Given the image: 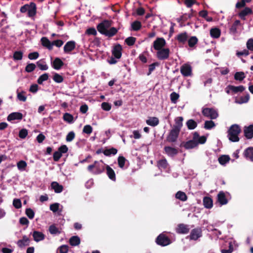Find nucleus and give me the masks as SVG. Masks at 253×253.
Returning a JSON list of instances; mask_svg holds the SVG:
<instances>
[{"label":"nucleus","mask_w":253,"mask_h":253,"mask_svg":"<svg viewBox=\"0 0 253 253\" xmlns=\"http://www.w3.org/2000/svg\"><path fill=\"white\" fill-rule=\"evenodd\" d=\"M112 23L110 20H103L97 25V30L100 34L106 37H112L117 33L118 29L115 27H111Z\"/></svg>","instance_id":"1"},{"label":"nucleus","mask_w":253,"mask_h":253,"mask_svg":"<svg viewBox=\"0 0 253 253\" xmlns=\"http://www.w3.org/2000/svg\"><path fill=\"white\" fill-rule=\"evenodd\" d=\"M241 132V129L238 125H231L227 131L229 140L231 142H238L240 140L239 134Z\"/></svg>","instance_id":"2"},{"label":"nucleus","mask_w":253,"mask_h":253,"mask_svg":"<svg viewBox=\"0 0 253 253\" xmlns=\"http://www.w3.org/2000/svg\"><path fill=\"white\" fill-rule=\"evenodd\" d=\"M105 165L101 164L99 162L95 161L93 164L87 167V170L94 175H99L103 173L105 169Z\"/></svg>","instance_id":"3"},{"label":"nucleus","mask_w":253,"mask_h":253,"mask_svg":"<svg viewBox=\"0 0 253 253\" xmlns=\"http://www.w3.org/2000/svg\"><path fill=\"white\" fill-rule=\"evenodd\" d=\"M20 11L21 13L28 12V16L29 17H34L37 13L36 4L33 2H30L29 4H26L21 7Z\"/></svg>","instance_id":"4"},{"label":"nucleus","mask_w":253,"mask_h":253,"mask_svg":"<svg viewBox=\"0 0 253 253\" xmlns=\"http://www.w3.org/2000/svg\"><path fill=\"white\" fill-rule=\"evenodd\" d=\"M199 137V133L197 132H194L193 133V139L189 140L187 142H183L180 144V147H184L186 149H192L196 147L197 146V143H196V140Z\"/></svg>","instance_id":"5"},{"label":"nucleus","mask_w":253,"mask_h":253,"mask_svg":"<svg viewBox=\"0 0 253 253\" xmlns=\"http://www.w3.org/2000/svg\"><path fill=\"white\" fill-rule=\"evenodd\" d=\"M203 115L211 119H215L218 116L217 112L212 108H205L202 110Z\"/></svg>","instance_id":"6"},{"label":"nucleus","mask_w":253,"mask_h":253,"mask_svg":"<svg viewBox=\"0 0 253 253\" xmlns=\"http://www.w3.org/2000/svg\"><path fill=\"white\" fill-rule=\"evenodd\" d=\"M156 243L161 246H166L171 243L170 239L164 234H160L156 239Z\"/></svg>","instance_id":"7"},{"label":"nucleus","mask_w":253,"mask_h":253,"mask_svg":"<svg viewBox=\"0 0 253 253\" xmlns=\"http://www.w3.org/2000/svg\"><path fill=\"white\" fill-rule=\"evenodd\" d=\"M170 50L168 48H164L157 50L156 52L157 58L160 60H167L169 58Z\"/></svg>","instance_id":"8"},{"label":"nucleus","mask_w":253,"mask_h":253,"mask_svg":"<svg viewBox=\"0 0 253 253\" xmlns=\"http://www.w3.org/2000/svg\"><path fill=\"white\" fill-rule=\"evenodd\" d=\"M202 236V230L201 227H197L192 229L190 235L188 237L190 240L196 241Z\"/></svg>","instance_id":"9"},{"label":"nucleus","mask_w":253,"mask_h":253,"mask_svg":"<svg viewBox=\"0 0 253 253\" xmlns=\"http://www.w3.org/2000/svg\"><path fill=\"white\" fill-rule=\"evenodd\" d=\"M180 131L172 128L166 138L167 141L173 143L176 141Z\"/></svg>","instance_id":"10"},{"label":"nucleus","mask_w":253,"mask_h":253,"mask_svg":"<svg viewBox=\"0 0 253 253\" xmlns=\"http://www.w3.org/2000/svg\"><path fill=\"white\" fill-rule=\"evenodd\" d=\"M180 73L184 77L191 76L192 75V67L189 64H184L180 67Z\"/></svg>","instance_id":"11"},{"label":"nucleus","mask_w":253,"mask_h":253,"mask_svg":"<svg viewBox=\"0 0 253 253\" xmlns=\"http://www.w3.org/2000/svg\"><path fill=\"white\" fill-rule=\"evenodd\" d=\"M166 44V42L164 38H157L153 42V47L155 50H158L164 48Z\"/></svg>","instance_id":"12"},{"label":"nucleus","mask_w":253,"mask_h":253,"mask_svg":"<svg viewBox=\"0 0 253 253\" xmlns=\"http://www.w3.org/2000/svg\"><path fill=\"white\" fill-rule=\"evenodd\" d=\"M76 47V42L74 41L67 42L64 46V52L65 53H70Z\"/></svg>","instance_id":"13"},{"label":"nucleus","mask_w":253,"mask_h":253,"mask_svg":"<svg viewBox=\"0 0 253 253\" xmlns=\"http://www.w3.org/2000/svg\"><path fill=\"white\" fill-rule=\"evenodd\" d=\"M176 232L178 234H187L189 232L188 225L183 223L179 224L176 228Z\"/></svg>","instance_id":"14"},{"label":"nucleus","mask_w":253,"mask_h":253,"mask_svg":"<svg viewBox=\"0 0 253 253\" xmlns=\"http://www.w3.org/2000/svg\"><path fill=\"white\" fill-rule=\"evenodd\" d=\"M244 133L247 139H252L253 137V125H250L248 126H245L244 127Z\"/></svg>","instance_id":"15"},{"label":"nucleus","mask_w":253,"mask_h":253,"mask_svg":"<svg viewBox=\"0 0 253 253\" xmlns=\"http://www.w3.org/2000/svg\"><path fill=\"white\" fill-rule=\"evenodd\" d=\"M122 47L120 44L115 45L112 50V54L115 58L120 59L122 56Z\"/></svg>","instance_id":"16"},{"label":"nucleus","mask_w":253,"mask_h":253,"mask_svg":"<svg viewBox=\"0 0 253 253\" xmlns=\"http://www.w3.org/2000/svg\"><path fill=\"white\" fill-rule=\"evenodd\" d=\"M164 151L169 156L171 157L176 156L178 153L177 149L170 146H165Z\"/></svg>","instance_id":"17"},{"label":"nucleus","mask_w":253,"mask_h":253,"mask_svg":"<svg viewBox=\"0 0 253 253\" xmlns=\"http://www.w3.org/2000/svg\"><path fill=\"white\" fill-rule=\"evenodd\" d=\"M243 155L247 160L253 162V147H249L245 149Z\"/></svg>","instance_id":"18"},{"label":"nucleus","mask_w":253,"mask_h":253,"mask_svg":"<svg viewBox=\"0 0 253 253\" xmlns=\"http://www.w3.org/2000/svg\"><path fill=\"white\" fill-rule=\"evenodd\" d=\"M105 169L106 170V174L113 181H116V176L115 171L109 166L106 165Z\"/></svg>","instance_id":"19"},{"label":"nucleus","mask_w":253,"mask_h":253,"mask_svg":"<svg viewBox=\"0 0 253 253\" xmlns=\"http://www.w3.org/2000/svg\"><path fill=\"white\" fill-rule=\"evenodd\" d=\"M183 118L182 117H178L174 119L175 124L173 126V129L180 131L181 127L183 126Z\"/></svg>","instance_id":"20"},{"label":"nucleus","mask_w":253,"mask_h":253,"mask_svg":"<svg viewBox=\"0 0 253 253\" xmlns=\"http://www.w3.org/2000/svg\"><path fill=\"white\" fill-rule=\"evenodd\" d=\"M252 13V9L250 7H246L243 10H242L239 13L238 15L241 19L244 20L246 19V16L251 14Z\"/></svg>","instance_id":"21"},{"label":"nucleus","mask_w":253,"mask_h":253,"mask_svg":"<svg viewBox=\"0 0 253 253\" xmlns=\"http://www.w3.org/2000/svg\"><path fill=\"white\" fill-rule=\"evenodd\" d=\"M23 118V115L20 112H13L10 114L7 118L8 121H11L15 120H21Z\"/></svg>","instance_id":"22"},{"label":"nucleus","mask_w":253,"mask_h":253,"mask_svg":"<svg viewBox=\"0 0 253 253\" xmlns=\"http://www.w3.org/2000/svg\"><path fill=\"white\" fill-rule=\"evenodd\" d=\"M217 202L221 205H224L228 203V200L225 194L223 191H220L217 195Z\"/></svg>","instance_id":"23"},{"label":"nucleus","mask_w":253,"mask_h":253,"mask_svg":"<svg viewBox=\"0 0 253 253\" xmlns=\"http://www.w3.org/2000/svg\"><path fill=\"white\" fill-rule=\"evenodd\" d=\"M64 65V62L58 57L55 58L52 63V67L55 70H59Z\"/></svg>","instance_id":"24"},{"label":"nucleus","mask_w":253,"mask_h":253,"mask_svg":"<svg viewBox=\"0 0 253 253\" xmlns=\"http://www.w3.org/2000/svg\"><path fill=\"white\" fill-rule=\"evenodd\" d=\"M51 187L56 193H60L63 190V186L56 181H53L51 183Z\"/></svg>","instance_id":"25"},{"label":"nucleus","mask_w":253,"mask_h":253,"mask_svg":"<svg viewBox=\"0 0 253 253\" xmlns=\"http://www.w3.org/2000/svg\"><path fill=\"white\" fill-rule=\"evenodd\" d=\"M203 205L205 208L210 209L213 206V201L210 197H205L203 198Z\"/></svg>","instance_id":"26"},{"label":"nucleus","mask_w":253,"mask_h":253,"mask_svg":"<svg viewBox=\"0 0 253 253\" xmlns=\"http://www.w3.org/2000/svg\"><path fill=\"white\" fill-rule=\"evenodd\" d=\"M168 163L166 158H164L162 159L159 160L157 161V166L160 169H165L168 166Z\"/></svg>","instance_id":"27"},{"label":"nucleus","mask_w":253,"mask_h":253,"mask_svg":"<svg viewBox=\"0 0 253 253\" xmlns=\"http://www.w3.org/2000/svg\"><path fill=\"white\" fill-rule=\"evenodd\" d=\"M188 35L186 32H183L178 34L176 38V39L179 42L184 43L188 40Z\"/></svg>","instance_id":"28"},{"label":"nucleus","mask_w":253,"mask_h":253,"mask_svg":"<svg viewBox=\"0 0 253 253\" xmlns=\"http://www.w3.org/2000/svg\"><path fill=\"white\" fill-rule=\"evenodd\" d=\"M33 236L34 240L37 242L43 240L45 237L44 235L42 233L37 231L33 232Z\"/></svg>","instance_id":"29"},{"label":"nucleus","mask_w":253,"mask_h":253,"mask_svg":"<svg viewBox=\"0 0 253 253\" xmlns=\"http://www.w3.org/2000/svg\"><path fill=\"white\" fill-rule=\"evenodd\" d=\"M41 42L42 44L46 47L49 50H51L52 49V42L46 38V37H42L41 40Z\"/></svg>","instance_id":"30"},{"label":"nucleus","mask_w":253,"mask_h":253,"mask_svg":"<svg viewBox=\"0 0 253 253\" xmlns=\"http://www.w3.org/2000/svg\"><path fill=\"white\" fill-rule=\"evenodd\" d=\"M69 242L71 246H77L80 244L81 240L78 236H73L70 238Z\"/></svg>","instance_id":"31"},{"label":"nucleus","mask_w":253,"mask_h":253,"mask_svg":"<svg viewBox=\"0 0 253 253\" xmlns=\"http://www.w3.org/2000/svg\"><path fill=\"white\" fill-rule=\"evenodd\" d=\"M146 124L152 126H156L159 124V120L157 117H150L146 121Z\"/></svg>","instance_id":"32"},{"label":"nucleus","mask_w":253,"mask_h":253,"mask_svg":"<svg viewBox=\"0 0 253 253\" xmlns=\"http://www.w3.org/2000/svg\"><path fill=\"white\" fill-rule=\"evenodd\" d=\"M227 88H229V89L232 90L234 93H237L238 92H241L245 89V87L243 85L235 86L232 85H229L227 86Z\"/></svg>","instance_id":"33"},{"label":"nucleus","mask_w":253,"mask_h":253,"mask_svg":"<svg viewBox=\"0 0 253 253\" xmlns=\"http://www.w3.org/2000/svg\"><path fill=\"white\" fill-rule=\"evenodd\" d=\"M220 34V30L217 28H211L210 30V35L213 38H218Z\"/></svg>","instance_id":"34"},{"label":"nucleus","mask_w":253,"mask_h":253,"mask_svg":"<svg viewBox=\"0 0 253 253\" xmlns=\"http://www.w3.org/2000/svg\"><path fill=\"white\" fill-rule=\"evenodd\" d=\"M118 152V150L115 148H111L110 149H106L103 151V153L106 156H110L111 155H115Z\"/></svg>","instance_id":"35"},{"label":"nucleus","mask_w":253,"mask_h":253,"mask_svg":"<svg viewBox=\"0 0 253 253\" xmlns=\"http://www.w3.org/2000/svg\"><path fill=\"white\" fill-rule=\"evenodd\" d=\"M250 99V95L249 93H247L244 96H241L238 99H236L235 102L238 104H243L247 103Z\"/></svg>","instance_id":"36"},{"label":"nucleus","mask_w":253,"mask_h":253,"mask_svg":"<svg viewBox=\"0 0 253 253\" xmlns=\"http://www.w3.org/2000/svg\"><path fill=\"white\" fill-rule=\"evenodd\" d=\"M63 119L64 121L69 124H72L74 122V117L69 113H65L63 116Z\"/></svg>","instance_id":"37"},{"label":"nucleus","mask_w":253,"mask_h":253,"mask_svg":"<svg viewBox=\"0 0 253 253\" xmlns=\"http://www.w3.org/2000/svg\"><path fill=\"white\" fill-rule=\"evenodd\" d=\"M175 198L177 199L184 202L187 200V196L186 194L182 191H178L175 194Z\"/></svg>","instance_id":"38"},{"label":"nucleus","mask_w":253,"mask_h":253,"mask_svg":"<svg viewBox=\"0 0 253 253\" xmlns=\"http://www.w3.org/2000/svg\"><path fill=\"white\" fill-rule=\"evenodd\" d=\"M198 42V39L196 36H192L188 40V44L190 47H194L197 44Z\"/></svg>","instance_id":"39"},{"label":"nucleus","mask_w":253,"mask_h":253,"mask_svg":"<svg viewBox=\"0 0 253 253\" xmlns=\"http://www.w3.org/2000/svg\"><path fill=\"white\" fill-rule=\"evenodd\" d=\"M240 21L239 20L235 21L230 28V33L232 34H235L237 33V27L240 25Z\"/></svg>","instance_id":"40"},{"label":"nucleus","mask_w":253,"mask_h":253,"mask_svg":"<svg viewBox=\"0 0 253 253\" xmlns=\"http://www.w3.org/2000/svg\"><path fill=\"white\" fill-rule=\"evenodd\" d=\"M131 27L132 30L137 31L141 29L142 25L140 21L136 20L131 23Z\"/></svg>","instance_id":"41"},{"label":"nucleus","mask_w":253,"mask_h":253,"mask_svg":"<svg viewBox=\"0 0 253 253\" xmlns=\"http://www.w3.org/2000/svg\"><path fill=\"white\" fill-rule=\"evenodd\" d=\"M126 159L123 156H120L118 158V164L119 167L122 169L124 168Z\"/></svg>","instance_id":"42"},{"label":"nucleus","mask_w":253,"mask_h":253,"mask_svg":"<svg viewBox=\"0 0 253 253\" xmlns=\"http://www.w3.org/2000/svg\"><path fill=\"white\" fill-rule=\"evenodd\" d=\"M230 160V158L228 155H222L218 158V161L220 164L224 165L228 163Z\"/></svg>","instance_id":"43"},{"label":"nucleus","mask_w":253,"mask_h":253,"mask_svg":"<svg viewBox=\"0 0 253 253\" xmlns=\"http://www.w3.org/2000/svg\"><path fill=\"white\" fill-rule=\"evenodd\" d=\"M186 125L189 129H194L197 127V124L194 120L190 119L187 121Z\"/></svg>","instance_id":"44"},{"label":"nucleus","mask_w":253,"mask_h":253,"mask_svg":"<svg viewBox=\"0 0 253 253\" xmlns=\"http://www.w3.org/2000/svg\"><path fill=\"white\" fill-rule=\"evenodd\" d=\"M53 80L56 83H61L64 81V78L60 74L55 73L52 77Z\"/></svg>","instance_id":"45"},{"label":"nucleus","mask_w":253,"mask_h":253,"mask_svg":"<svg viewBox=\"0 0 253 253\" xmlns=\"http://www.w3.org/2000/svg\"><path fill=\"white\" fill-rule=\"evenodd\" d=\"M246 78L245 73L243 72H237L234 75V79L236 81H242Z\"/></svg>","instance_id":"46"},{"label":"nucleus","mask_w":253,"mask_h":253,"mask_svg":"<svg viewBox=\"0 0 253 253\" xmlns=\"http://www.w3.org/2000/svg\"><path fill=\"white\" fill-rule=\"evenodd\" d=\"M48 74L44 73L39 77L37 80V83L40 84H42L44 81H46L48 79Z\"/></svg>","instance_id":"47"},{"label":"nucleus","mask_w":253,"mask_h":253,"mask_svg":"<svg viewBox=\"0 0 253 253\" xmlns=\"http://www.w3.org/2000/svg\"><path fill=\"white\" fill-rule=\"evenodd\" d=\"M179 98V95L175 92H172L170 94V101L173 103H176Z\"/></svg>","instance_id":"48"},{"label":"nucleus","mask_w":253,"mask_h":253,"mask_svg":"<svg viewBox=\"0 0 253 253\" xmlns=\"http://www.w3.org/2000/svg\"><path fill=\"white\" fill-rule=\"evenodd\" d=\"M37 65L41 70L44 71L48 69V66L45 64V62L42 60L38 61Z\"/></svg>","instance_id":"49"},{"label":"nucleus","mask_w":253,"mask_h":253,"mask_svg":"<svg viewBox=\"0 0 253 253\" xmlns=\"http://www.w3.org/2000/svg\"><path fill=\"white\" fill-rule=\"evenodd\" d=\"M215 126V123L211 120L206 121L204 124V128L206 129H211Z\"/></svg>","instance_id":"50"},{"label":"nucleus","mask_w":253,"mask_h":253,"mask_svg":"<svg viewBox=\"0 0 253 253\" xmlns=\"http://www.w3.org/2000/svg\"><path fill=\"white\" fill-rule=\"evenodd\" d=\"M17 98L19 100L25 102L26 101L27 97L25 95L26 92L24 91L19 92L18 90H17Z\"/></svg>","instance_id":"51"},{"label":"nucleus","mask_w":253,"mask_h":253,"mask_svg":"<svg viewBox=\"0 0 253 253\" xmlns=\"http://www.w3.org/2000/svg\"><path fill=\"white\" fill-rule=\"evenodd\" d=\"M23 53L21 51H16L14 52L13 58L14 60H20L22 59Z\"/></svg>","instance_id":"52"},{"label":"nucleus","mask_w":253,"mask_h":253,"mask_svg":"<svg viewBox=\"0 0 253 253\" xmlns=\"http://www.w3.org/2000/svg\"><path fill=\"white\" fill-rule=\"evenodd\" d=\"M136 39L135 37H129L125 40V42L128 46H132L134 44Z\"/></svg>","instance_id":"53"},{"label":"nucleus","mask_w":253,"mask_h":253,"mask_svg":"<svg viewBox=\"0 0 253 253\" xmlns=\"http://www.w3.org/2000/svg\"><path fill=\"white\" fill-rule=\"evenodd\" d=\"M252 0H241L240 1H238L236 4V8L239 9L242 7H244L246 5V3L250 2Z\"/></svg>","instance_id":"54"},{"label":"nucleus","mask_w":253,"mask_h":253,"mask_svg":"<svg viewBox=\"0 0 253 253\" xmlns=\"http://www.w3.org/2000/svg\"><path fill=\"white\" fill-rule=\"evenodd\" d=\"M249 54L250 52L249 51V50H247V49H244L243 50L241 51H237L236 53V56L239 58H241L242 56H247Z\"/></svg>","instance_id":"55"},{"label":"nucleus","mask_w":253,"mask_h":253,"mask_svg":"<svg viewBox=\"0 0 253 253\" xmlns=\"http://www.w3.org/2000/svg\"><path fill=\"white\" fill-rule=\"evenodd\" d=\"M25 213L30 219L34 218L35 216V212L31 208L26 209L25 211Z\"/></svg>","instance_id":"56"},{"label":"nucleus","mask_w":253,"mask_h":253,"mask_svg":"<svg viewBox=\"0 0 253 253\" xmlns=\"http://www.w3.org/2000/svg\"><path fill=\"white\" fill-rule=\"evenodd\" d=\"M246 46L247 48V49L249 50V51L253 52V39L251 38L247 41Z\"/></svg>","instance_id":"57"},{"label":"nucleus","mask_w":253,"mask_h":253,"mask_svg":"<svg viewBox=\"0 0 253 253\" xmlns=\"http://www.w3.org/2000/svg\"><path fill=\"white\" fill-rule=\"evenodd\" d=\"M93 128L92 126L89 125H87L84 126L83 130V132L84 133L90 134L92 133Z\"/></svg>","instance_id":"58"},{"label":"nucleus","mask_w":253,"mask_h":253,"mask_svg":"<svg viewBox=\"0 0 253 253\" xmlns=\"http://www.w3.org/2000/svg\"><path fill=\"white\" fill-rule=\"evenodd\" d=\"M36 65L34 63H29L25 67V71L28 73L33 72L36 68Z\"/></svg>","instance_id":"59"},{"label":"nucleus","mask_w":253,"mask_h":253,"mask_svg":"<svg viewBox=\"0 0 253 253\" xmlns=\"http://www.w3.org/2000/svg\"><path fill=\"white\" fill-rule=\"evenodd\" d=\"M17 168L19 170H23L27 167V163L24 161H20L17 163Z\"/></svg>","instance_id":"60"},{"label":"nucleus","mask_w":253,"mask_h":253,"mask_svg":"<svg viewBox=\"0 0 253 253\" xmlns=\"http://www.w3.org/2000/svg\"><path fill=\"white\" fill-rule=\"evenodd\" d=\"M58 250L60 253H68L69 251V247L67 245H63L58 248Z\"/></svg>","instance_id":"61"},{"label":"nucleus","mask_w":253,"mask_h":253,"mask_svg":"<svg viewBox=\"0 0 253 253\" xmlns=\"http://www.w3.org/2000/svg\"><path fill=\"white\" fill-rule=\"evenodd\" d=\"M75 137V133L73 131L69 132L66 136V140L67 142L72 141Z\"/></svg>","instance_id":"62"},{"label":"nucleus","mask_w":253,"mask_h":253,"mask_svg":"<svg viewBox=\"0 0 253 253\" xmlns=\"http://www.w3.org/2000/svg\"><path fill=\"white\" fill-rule=\"evenodd\" d=\"M28 130L25 128H23L19 131V137L20 138L24 139L28 135Z\"/></svg>","instance_id":"63"},{"label":"nucleus","mask_w":253,"mask_h":253,"mask_svg":"<svg viewBox=\"0 0 253 253\" xmlns=\"http://www.w3.org/2000/svg\"><path fill=\"white\" fill-rule=\"evenodd\" d=\"M49 231L51 234H56L60 233L58 229L54 225H51L49 226Z\"/></svg>","instance_id":"64"}]
</instances>
